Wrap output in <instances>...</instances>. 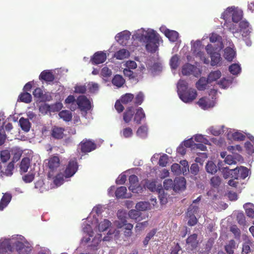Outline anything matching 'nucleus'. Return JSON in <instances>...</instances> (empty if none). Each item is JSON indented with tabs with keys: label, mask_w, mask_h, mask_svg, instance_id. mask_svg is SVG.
<instances>
[{
	"label": "nucleus",
	"mask_w": 254,
	"mask_h": 254,
	"mask_svg": "<svg viewBox=\"0 0 254 254\" xmlns=\"http://www.w3.org/2000/svg\"><path fill=\"white\" fill-rule=\"evenodd\" d=\"M11 251L10 245L7 242H2L0 243V251L1 252H7Z\"/></svg>",
	"instance_id": "nucleus-50"
},
{
	"label": "nucleus",
	"mask_w": 254,
	"mask_h": 254,
	"mask_svg": "<svg viewBox=\"0 0 254 254\" xmlns=\"http://www.w3.org/2000/svg\"><path fill=\"white\" fill-rule=\"evenodd\" d=\"M134 114V111L133 107L132 106L128 107L124 113L123 120L126 123H129L131 121Z\"/></svg>",
	"instance_id": "nucleus-16"
},
{
	"label": "nucleus",
	"mask_w": 254,
	"mask_h": 254,
	"mask_svg": "<svg viewBox=\"0 0 254 254\" xmlns=\"http://www.w3.org/2000/svg\"><path fill=\"white\" fill-rule=\"evenodd\" d=\"M111 225V222L107 220L104 219L101 221L98 225V229L100 232H104L107 230V229Z\"/></svg>",
	"instance_id": "nucleus-42"
},
{
	"label": "nucleus",
	"mask_w": 254,
	"mask_h": 254,
	"mask_svg": "<svg viewBox=\"0 0 254 254\" xmlns=\"http://www.w3.org/2000/svg\"><path fill=\"white\" fill-rule=\"evenodd\" d=\"M187 215L189 218V220L188 222V224L189 226H192L197 224L198 220L195 215H193V214H187Z\"/></svg>",
	"instance_id": "nucleus-53"
},
{
	"label": "nucleus",
	"mask_w": 254,
	"mask_h": 254,
	"mask_svg": "<svg viewBox=\"0 0 254 254\" xmlns=\"http://www.w3.org/2000/svg\"><path fill=\"white\" fill-rule=\"evenodd\" d=\"M18 100L25 103H29L32 101V96L27 92L21 93L18 96Z\"/></svg>",
	"instance_id": "nucleus-30"
},
{
	"label": "nucleus",
	"mask_w": 254,
	"mask_h": 254,
	"mask_svg": "<svg viewBox=\"0 0 254 254\" xmlns=\"http://www.w3.org/2000/svg\"><path fill=\"white\" fill-rule=\"evenodd\" d=\"M133 98V94L131 93H126L121 97L120 101L123 104L126 105L131 102Z\"/></svg>",
	"instance_id": "nucleus-44"
},
{
	"label": "nucleus",
	"mask_w": 254,
	"mask_h": 254,
	"mask_svg": "<svg viewBox=\"0 0 254 254\" xmlns=\"http://www.w3.org/2000/svg\"><path fill=\"white\" fill-rule=\"evenodd\" d=\"M76 104L81 111L86 112L91 108L89 100L85 96H79L76 100Z\"/></svg>",
	"instance_id": "nucleus-7"
},
{
	"label": "nucleus",
	"mask_w": 254,
	"mask_h": 254,
	"mask_svg": "<svg viewBox=\"0 0 254 254\" xmlns=\"http://www.w3.org/2000/svg\"><path fill=\"white\" fill-rule=\"evenodd\" d=\"M0 157L3 163L6 162L10 157V151L8 150H3L0 151Z\"/></svg>",
	"instance_id": "nucleus-46"
},
{
	"label": "nucleus",
	"mask_w": 254,
	"mask_h": 254,
	"mask_svg": "<svg viewBox=\"0 0 254 254\" xmlns=\"http://www.w3.org/2000/svg\"><path fill=\"white\" fill-rule=\"evenodd\" d=\"M144 100L143 94L140 92L136 96L134 100V104L136 106L140 105L142 104Z\"/></svg>",
	"instance_id": "nucleus-56"
},
{
	"label": "nucleus",
	"mask_w": 254,
	"mask_h": 254,
	"mask_svg": "<svg viewBox=\"0 0 254 254\" xmlns=\"http://www.w3.org/2000/svg\"><path fill=\"white\" fill-rule=\"evenodd\" d=\"M125 82V80L122 76L119 74L116 75L112 79L113 84L118 87H122L124 84Z\"/></svg>",
	"instance_id": "nucleus-29"
},
{
	"label": "nucleus",
	"mask_w": 254,
	"mask_h": 254,
	"mask_svg": "<svg viewBox=\"0 0 254 254\" xmlns=\"http://www.w3.org/2000/svg\"><path fill=\"white\" fill-rule=\"evenodd\" d=\"M134 115V121L137 124H140L142 120L145 118V113L141 107L136 109V113Z\"/></svg>",
	"instance_id": "nucleus-21"
},
{
	"label": "nucleus",
	"mask_w": 254,
	"mask_h": 254,
	"mask_svg": "<svg viewBox=\"0 0 254 254\" xmlns=\"http://www.w3.org/2000/svg\"><path fill=\"white\" fill-rule=\"evenodd\" d=\"M78 168V163L76 160H70L64 171V177L69 178L73 176Z\"/></svg>",
	"instance_id": "nucleus-5"
},
{
	"label": "nucleus",
	"mask_w": 254,
	"mask_h": 254,
	"mask_svg": "<svg viewBox=\"0 0 254 254\" xmlns=\"http://www.w3.org/2000/svg\"><path fill=\"white\" fill-rule=\"evenodd\" d=\"M106 59L107 55L106 53L103 51H98L93 55L90 59V61L93 64L97 65L103 63Z\"/></svg>",
	"instance_id": "nucleus-10"
},
{
	"label": "nucleus",
	"mask_w": 254,
	"mask_h": 254,
	"mask_svg": "<svg viewBox=\"0 0 254 254\" xmlns=\"http://www.w3.org/2000/svg\"><path fill=\"white\" fill-rule=\"evenodd\" d=\"M210 56L211 64L212 66L216 65L220 62L221 58L220 54L217 52H214Z\"/></svg>",
	"instance_id": "nucleus-41"
},
{
	"label": "nucleus",
	"mask_w": 254,
	"mask_h": 254,
	"mask_svg": "<svg viewBox=\"0 0 254 254\" xmlns=\"http://www.w3.org/2000/svg\"><path fill=\"white\" fill-rule=\"evenodd\" d=\"M179 57L175 55L173 56L170 60V64L172 68L176 69L179 66Z\"/></svg>",
	"instance_id": "nucleus-49"
},
{
	"label": "nucleus",
	"mask_w": 254,
	"mask_h": 254,
	"mask_svg": "<svg viewBox=\"0 0 254 254\" xmlns=\"http://www.w3.org/2000/svg\"><path fill=\"white\" fill-rule=\"evenodd\" d=\"M209 83V82L207 78L201 77L196 82L195 84L196 87L199 91L204 90L206 88L207 84Z\"/></svg>",
	"instance_id": "nucleus-23"
},
{
	"label": "nucleus",
	"mask_w": 254,
	"mask_h": 254,
	"mask_svg": "<svg viewBox=\"0 0 254 254\" xmlns=\"http://www.w3.org/2000/svg\"><path fill=\"white\" fill-rule=\"evenodd\" d=\"M164 33L169 40L172 42L176 41L179 37V33L176 31L167 29L164 31Z\"/></svg>",
	"instance_id": "nucleus-24"
},
{
	"label": "nucleus",
	"mask_w": 254,
	"mask_h": 254,
	"mask_svg": "<svg viewBox=\"0 0 254 254\" xmlns=\"http://www.w3.org/2000/svg\"><path fill=\"white\" fill-rule=\"evenodd\" d=\"M59 116L66 122L71 121L72 118L71 112L68 110H62L59 112Z\"/></svg>",
	"instance_id": "nucleus-26"
},
{
	"label": "nucleus",
	"mask_w": 254,
	"mask_h": 254,
	"mask_svg": "<svg viewBox=\"0 0 254 254\" xmlns=\"http://www.w3.org/2000/svg\"><path fill=\"white\" fill-rule=\"evenodd\" d=\"M221 178L218 176H214L210 180L211 185L215 188L218 187L221 184Z\"/></svg>",
	"instance_id": "nucleus-55"
},
{
	"label": "nucleus",
	"mask_w": 254,
	"mask_h": 254,
	"mask_svg": "<svg viewBox=\"0 0 254 254\" xmlns=\"http://www.w3.org/2000/svg\"><path fill=\"white\" fill-rule=\"evenodd\" d=\"M163 186L166 190L171 189L174 190V182L171 179H166L163 182Z\"/></svg>",
	"instance_id": "nucleus-57"
},
{
	"label": "nucleus",
	"mask_w": 254,
	"mask_h": 254,
	"mask_svg": "<svg viewBox=\"0 0 254 254\" xmlns=\"http://www.w3.org/2000/svg\"><path fill=\"white\" fill-rule=\"evenodd\" d=\"M129 186L128 189L132 192H135L138 185L137 177L135 175H132L129 177Z\"/></svg>",
	"instance_id": "nucleus-18"
},
{
	"label": "nucleus",
	"mask_w": 254,
	"mask_h": 254,
	"mask_svg": "<svg viewBox=\"0 0 254 254\" xmlns=\"http://www.w3.org/2000/svg\"><path fill=\"white\" fill-rule=\"evenodd\" d=\"M234 10H233L232 19L233 22L235 23H237L240 21L243 16V11L241 9H238L233 7Z\"/></svg>",
	"instance_id": "nucleus-20"
},
{
	"label": "nucleus",
	"mask_w": 254,
	"mask_h": 254,
	"mask_svg": "<svg viewBox=\"0 0 254 254\" xmlns=\"http://www.w3.org/2000/svg\"><path fill=\"white\" fill-rule=\"evenodd\" d=\"M201 43L200 41H196L193 45V53L196 57H199L201 59L204 58V53L200 51Z\"/></svg>",
	"instance_id": "nucleus-19"
},
{
	"label": "nucleus",
	"mask_w": 254,
	"mask_h": 254,
	"mask_svg": "<svg viewBox=\"0 0 254 254\" xmlns=\"http://www.w3.org/2000/svg\"><path fill=\"white\" fill-rule=\"evenodd\" d=\"M186 180L184 177L176 178L174 181V190H184L186 188Z\"/></svg>",
	"instance_id": "nucleus-13"
},
{
	"label": "nucleus",
	"mask_w": 254,
	"mask_h": 254,
	"mask_svg": "<svg viewBox=\"0 0 254 254\" xmlns=\"http://www.w3.org/2000/svg\"><path fill=\"white\" fill-rule=\"evenodd\" d=\"M230 231L233 233L235 238H239L241 235L240 230L236 225H233L230 227Z\"/></svg>",
	"instance_id": "nucleus-62"
},
{
	"label": "nucleus",
	"mask_w": 254,
	"mask_h": 254,
	"mask_svg": "<svg viewBox=\"0 0 254 254\" xmlns=\"http://www.w3.org/2000/svg\"><path fill=\"white\" fill-rule=\"evenodd\" d=\"M130 53L128 50L122 49L116 52L114 54V57L118 60H124L129 57Z\"/></svg>",
	"instance_id": "nucleus-25"
},
{
	"label": "nucleus",
	"mask_w": 254,
	"mask_h": 254,
	"mask_svg": "<svg viewBox=\"0 0 254 254\" xmlns=\"http://www.w3.org/2000/svg\"><path fill=\"white\" fill-rule=\"evenodd\" d=\"M221 76V72L220 70H217L215 71H211L208 76L207 79L209 82L211 83L213 81H216L218 79H219Z\"/></svg>",
	"instance_id": "nucleus-31"
},
{
	"label": "nucleus",
	"mask_w": 254,
	"mask_h": 254,
	"mask_svg": "<svg viewBox=\"0 0 254 254\" xmlns=\"http://www.w3.org/2000/svg\"><path fill=\"white\" fill-rule=\"evenodd\" d=\"M19 123L21 128L24 131L27 132L30 130L31 124L28 119L22 117L20 119Z\"/></svg>",
	"instance_id": "nucleus-27"
},
{
	"label": "nucleus",
	"mask_w": 254,
	"mask_h": 254,
	"mask_svg": "<svg viewBox=\"0 0 254 254\" xmlns=\"http://www.w3.org/2000/svg\"><path fill=\"white\" fill-rule=\"evenodd\" d=\"M39 79L47 82H51L54 80L55 76L51 70H45L40 73Z\"/></svg>",
	"instance_id": "nucleus-14"
},
{
	"label": "nucleus",
	"mask_w": 254,
	"mask_h": 254,
	"mask_svg": "<svg viewBox=\"0 0 254 254\" xmlns=\"http://www.w3.org/2000/svg\"><path fill=\"white\" fill-rule=\"evenodd\" d=\"M231 83V80L226 79V78H223L218 82V84L220 87L224 89L227 88Z\"/></svg>",
	"instance_id": "nucleus-51"
},
{
	"label": "nucleus",
	"mask_w": 254,
	"mask_h": 254,
	"mask_svg": "<svg viewBox=\"0 0 254 254\" xmlns=\"http://www.w3.org/2000/svg\"><path fill=\"white\" fill-rule=\"evenodd\" d=\"M18 254H29L32 251L31 247L27 242L23 243L18 241L14 244Z\"/></svg>",
	"instance_id": "nucleus-6"
},
{
	"label": "nucleus",
	"mask_w": 254,
	"mask_h": 254,
	"mask_svg": "<svg viewBox=\"0 0 254 254\" xmlns=\"http://www.w3.org/2000/svg\"><path fill=\"white\" fill-rule=\"evenodd\" d=\"M168 163V157L167 155L164 154L161 156L159 160L158 164L160 166L165 167Z\"/></svg>",
	"instance_id": "nucleus-59"
},
{
	"label": "nucleus",
	"mask_w": 254,
	"mask_h": 254,
	"mask_svg": "<svg viewBox=\"0 0 254 254\" xmlns=\"http://www.w3.org/2000/svg\"><path fill=\"white\" fill-rule=\"evenodd\" d=\"M229 70L231 74L237 75L240 72L241 68L238 64H234L229 66Z\"/></svg>",
	"instance_id": "nucleus-47"
},
{
	"label": "nucleus",
	"mask_w": 254,
	"mask_h": 254,
	"mask_svg": "<svg viewBox=\"0 0 254 254\" xmlns=\"http://www.w3.org/2000/svg\"><path fill=\"white\" fill-rule=\"evenodd\" d=\"M65 129L62 127L54 126L51 131L52 137L56 139H61L64 137Z\"/></svg>",
	"instance_id": "nucleus-12"
},
{
	"label": "nucleus",
	"mask_w": 254,
	"mask_h": 254,
	"mask_svg": "<svg viewBox=\"0 0 254 254\" xmlns=\"http://www.w3.org/2000/svg\"><path fill=\"white\" fill-rule=\"evenodd\" d=\"M236 242L234 240H231L228 244L225 246V250L228 254H233L234 250L236 248Z\"/></svg>",
	"instance_id": "nucleus-32"
},
{
	"label": "nucleus",
	"mask_w": 254,
	"mask_h": 254,
	"mask_svg": "<svg viewBox=\"0 0 254 254\" xmlns=\"http://www.w3.org/2000/svg\"><path fill=\"white\" fill-rule=\"evenodd\" d=\"M232 136L234 140L238 141H243L246 137L243 134L238 132H234Z\"/></svg>",
	"instance_id": "nucleus-64"
},
{
	"label": "nucleus",
	"mask_w": 254,
	"mask_h": 254,
	"mask_svg": "<svg viewBox=\"0 0 254 254\" xmlns=\"http://www.w3.org/2000/svg\"><path fill=\"white\" fill-rule=\"evenodd\" d=\"M148 128L146 126H142L140 127L137 131L136 134L137 136L141 138H145L147 135Z\"/></svg>",
	"instance_id": "nucleus-43"
},
{
	"label": "nucleus",
	"mask_w": 254,
	"mask_h": 254,
	"mask_svg": "<svg viewBox=\"0 0 254 254\" xmlns=\"http://www.w3.org/2000/svg\"><path fill=\"white\" fill-rule=\"evenodd\" d=\"M127 190L126 187L122 186L117 188L115 192L116 196L118 198H126Z\"/></svg>",
	"instance_id": "nucleus-38"
},
{
	"label": "nucleus",
	"mask_w": 254,
	"mask_h": 254,
	"mask_svg": "<svg viewBox=\"0 0 254 254\" xmlns=\"http://www.w3.org/2000/svg\"><path fill=\"white\" fill-rule=\"evenodd\" d=\"M14 163L12 162H10L8 164L7 167L5 170V174L6 176H11V175H12V171L14 169Z\"/></svg>",
	"instance_id": "nucleus-60"
},
{
	"label": "nucleus",
	"mask_w": 254,
	"mask_h": 254,
	"mask_svg": "<svg viewBox=\"0 0 254 254\" xmlns=\"http://www.w3.org/2000/svg\"><path fill=\"white\" fill-rule=\"evenodd\" d=\"M130 34L128 31H124L118 33L115 37L117 41L128 40L130 38Z\"/></svg>",
	"instance_id": "nucleus-34"
},
{
	"label": "nucleus",
	"mask_w": 254,
	"mask_h": 254,
	"mask_svg": "<svg viewBox=\"0 0 254 254\" xmlns=\"http://www.w3.org/2000/svg\"><path fill=\"white\" fill-rule=\"evenodd\" d=\"M197 235L193 234L190 236L187 239V243L190 245L192 248H195L197 245Z\"/></svg>",
	"instance_id": "nucleus-35"
},
{
	"label": "nucleus",
	"mask_w": 254,
	"mask_h": 254,
	"mask_svg": "<svg viewBox=\"0 0 254 254\" xmlns=\"http://www.w3.org/2000/svg\"><path fill=\"white\" fill-rule=\"evenodd\" d=\"M12 198L11 193L6 192L3 194L0 201V210H2L8 203L10 202Z\"/></svg>",
	"instance_id": "nucleus-17"
},
{
	"label": "nucleus",
	"mask_w": 254,
	"mask_h": 254,
	"mask_svg": "<svg viewBox=\"0 0 254 254\" xmlns=\"http://www.w3.org/2000/svg\"><path fill=\"white\" fill-rule=\"evenodd\" d=\"M178 94L180 98L185 103L192 102L197 97L195 89L188 88V82L184 80H180L177 85Z\"/></svg>",
	"instance_id": "nucleus-2"
},
{
	"label": "nucleus",
	"mask_w": 254,
	"mask_h": 254,
	"mask_svg": "<svg viewBox=\"0 0 254 254\" xmlns=\"http://www.w3.org/2000/svg\"><path fill=\"white\" fill-rule=\"evenodd\" d=\"M149 206V203L146 201H140L136 203L135 208L138 211H144L147 210Z\"/></svg>",
	"instance_id": "nucleus-45"
},
{
	"label": "nucleus",
	"mask_w": 254,
	"mask_h": 254,
	"mask_svg": "<svg viewBox=\"0 0 254 254\" xmlns=\"http://www.w3.org/2000/svg\"><path fill=\"white\" fill-rule=\"evenodd\" d=\"M197 105L202 109L206 110L214 106V102L209 98L203 97L199 99Z\"/></svg>",
	"instance_id": "nucleus-11"
},
{
	"label": "nucleus",
	"mask_w": 254,
	"mask_h": 254,
	"mask_svg": "<svg viewBox=\"0 0 254 254\" xmlns=\"http://www.w3.org/2000/svg\"><path fill=\"white\" fill-rule=\"evenodd\" d=\"M120 134L121 136L124 138H129L133 135V130L131 127H126L121 131Z\"/></svg>",
	"instance_id": "nucleus-40"
},
{
	"label": "nucleus",
	"mask_w": 254,
	"mask_h": 254,
	"mask_svg": "<svg viewBox=\"0 0 254 254\" xmlns=\"http://www.w3.org/2000/svg\"><path fill=\"white\" fill-rule=\"evenodd\" d=\"M34 179V175L33 173H28L22 177L23 180L26 183H31Z\"/></svg>",
	"instance_id": "nucleus-63"
},
{
	"label": "nucleus",
	"mask_w": 254,
	"mask_h": 254,
	"mask_svg": "<svg viewBox=\"0 0 254 254\" xmlns=\"http://www.w3.org/2000/svg\"><path fill=\"white\" fill-rule=\"evenodd\" d=\"M34 97L41 102L50 101L52 99L49 93H43V90L39 87L36 88L33 92Z\"/></svg>",
	"instance_id": "nucleus-9"
},
{
	"label": "nucleus",
	"mask_w": 254,
	"mask_h": 254,
	"mask_svg": "<svg viewBox=\"0 0 254 254\" xmlns=\"http://www.w3.org/2000/svg\"><path fill=\"white\" fill-rule=\"evenodd\" d=\"M157 232L156 229L151 230L145 237L144 240L143 241V245L146 246L148 245L149 241L152 239Z\"/></svg>",
	"instance_id": "nucleus-48"
},
{
	"label": "nucleus",
	"mask_w": 254,
	"mask_h": 254,
	"mask_svg": "<svg viewBox=\"0 0 254 254\" xmlns=\"http://www.w3.org/2000/svg\"><path fill=\"white\" fill-rule=\"evenodd\" d=\"M171 171L176 175H179L182 173L181 166L177 163H174L172 165Z\"/></svg>",
	"instance_id": "nucleus-54"
},
{
	"label": "nucleus",
	"mask_w": 254,
	"mask_h": 254,
	"mask_svg": "<svg viewBox=\"0 0 254 254\" xmlns=\"http://www.w3.org/2000/svg\"><path fill=\"white\" fill-rule=\"evenodd\" d=\"M60 161L59 157L53 156L49 158L48 159V166L50 170L49 176H53L52 174L54 171H56L57 168L60 166Z\"/></svg>",
	"instance_id": "nucleus-8"
},
{
	"label": "nucleus",
	"mask_w": 254,
	"mask_h": 254,
	"mask_svg": "<svg viewBox=\"0 0 254 254\" xmlns=\"http://www.w3.org/2000/svg\"><path fill=\"white\" fill-rule=\"evenodd\" d=\"M224 26L233 33L240 32L239 27H237L236 24H234L232 22H225Z\"/></svg>",
	"instance_id": "nucleus-37"
},
{
	"label": "nucleus",
	"mask_w": 254,
	"mask_h": 254,
	"mask_svg": "<svg viewBox=\"0 0 254 254\" xmlns=\"http://www.w3.org/2000/svg\"><path fill=\"white\" fill-rule=\"evenodd\" d=\"M128 214L129 218L131 219L137 220V218L139 217L140 213L139 211L134 209H131L129 211Z\"/></svg>",
	"instance_id": "nucleus-58"
},
{
	"label": "nucleus",
	"mask_w": 254,
	"mask_h": 254,
	"mask_svg": "<svg viewBox=\"0 0 254 254\" xmlns=\"http://www.w3.org/2000/svg\"><path fill=\"white\" fill-rule=\"evenodd\" d=\"M248 169L246 167L243 166L232 169V173L231 174L232 178L237 180L239 179H245L248 176Z\"/></svg>",
	"instance_id": "nucleus-4"
},
{
	"label": "nucleus",
	"mask_w": 254,
	"mask_h": 254,
	"mask_svg": "<svg viewBox=\"0 0 254 254\" xmlns=\"http://www.w3.org/2000/svg\"><path fill=\"white\" fill-rule=\"evenodd\" d=\"M146 186L151 191L156 190L155 181L148 180L146 182Z\"/></svg>",
	"instance_id": "nucleus-61"
},
{
	"label": "nucleus",
	"mask_w": 254,
	"mask_h": 254,
	"mask_svg": "<svg viewBox=\"0 0 254 254\" xmlns=\"http://www.w3.org/2000/svg\"><path fill=\"white\" fill-rule=\"evenodd\" d=\"M233 10H234L233 7H229L222 13L221 17L225 20V22H227V21L232 16Z\"/></svg>",
	"instance_id": "nucleus-33"
},
{
	"label": "nucleus",
	"mask_w": 254,
	"mask_h": 254,
	"mask_svg": "<svg viewBox=\"0 0 254 254\" xmlns=\"http://www.w3.org/2000/svg\"><path fill=\"white\" fill-rule=\"evenodd\" d=\"M235 52L231 48L225 49L224 51L225 58L228 61L231 62L233 60L235 57Z\"/></svg>",
	"instance_id": "nucleus-39"
},
{
	"label": "nucleus",
	"mask_w": 254,
	"mask_h": 254,
	"mask_svg": "<svg viewBox=\"0 0 254 254\" xmlns=\"http://www.w3.org/2000/svg\"><path fill=\"white\" fill-rule=\"evenodd\" d=\"M240 32H242L243 36L246 37L251 32L249 23L246 20L241 21L239 23Z\"/></svg>",
	"instance_id": "nucleus-15"
},
{
	"label": "nucleus",
	"mask_w": 254,
	"mask_h": 254,
	"mask_svg": "<svg viewBox=\"0 0 254 254\" xmlns=\"http://www.w3.org/2000/svg\"><path fill=\"white\" fill-rule=\"evenodd\" d=\"M205 169L207 173L213 174L216 173L217 168L215 163L211 161H208L206 166Z\"/></svg>",
	"instance_id": "nucleus-36"
},
{
	"label": "nucleus",
	"mask_w": 254,
	"mask_h": 254,
	"mask_svg": "<svg viewBox=\"0 0 254 254\" xmlns=\"http://www.w3.org/2000/svg\"><path fill=\"white\" fill-rule=\"evenodd\" d=\"M133 37L140 42L146 44L145 48L148 52L154 53L157 50L159 36L154 30H145L143 29L138 30L134 34Z\"/></svg>",
	"instance_id": "nucleus-1"
},
{
	"label": "nucleus",
	"mask_w": 254,
	"mask_h": 254,
	"mask_svg": "<svg viewBox=\"0 0 254 254\" xmlns=\"http://www.w3.org/2000/svg\"><path fill=\"white\" fill-rule=\"evenodd\" d=\"M31 161L28 157L23 158L20 164V171L21 173H26L27 172L30 166Z\"/></svg>",
	"instance_id": "nucleus-22"
},
{
	"label": "nucleus",
	"mask_w": 254,
	"mask_h": 254,
	"mask_svg": "<svg viewBox=\"0 0 254 254\" xmlns=\"http://www.w3.org/2000/svg\"><path fill=\"white\" fill-rule=\"evenodd\" d=\"M194 69V65L190 64H187L182 67V72L184 75H189L193 72Z\"/></svg>",
	"instance_id": "nucleus-28"
},
{
	"label": "nucleus",
	"mask_w": 254,
	"mask_h": 254,
	"mask_svg": "<svg viewBox=\"0 0 254 254\" xmlns=\"http://www.w3.org/2000/svg\"><path fill=\"white\" fill-rule=\"evenodd\" d=\"M79 146L81 152L84 153L90 152L96 148V144L93 141L86 138L80 142Z\"/></svg>",
	"instance_id": "nucleus-3"
},
{
	"label": "nucleus",
	"mask_w": 254,
	"mask_h": 254,
	"mask_svg": "<svg viewBox=\"0 0 254 254\" xmlns=\"http://www.w3.org/2000/svg\"><path fill=\"white\" fill-rule=\"evenodd\" d=\"M199 207L196 204H191L188 208L187 214L195 215L198 211Z\"/></svg>",
	"instance_id": "nucleus-52"
}]
</instances>
